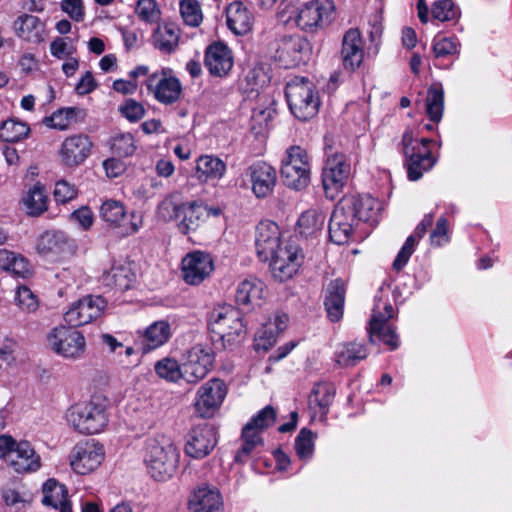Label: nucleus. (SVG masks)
<instances>
[{"instance_id": "nucleus-1", "label": "nucleus", "mask_w": 512, "mask_h": 512, "mask_svg": "<svg viewBox=\"0 0 512 512\" xmlns=\"http://www.w3.org/2000/svg\"><path fill=\"white\" fill-rule=\"evenodd\" d=\"M180 452L166 436L149 438L145 442L144 463L149 475L156 481L171 479L178 467Z\"/></svg>"}, {"instance_id": "nucleus-2", "label": "nucleus", "mask_w": 512, "mask_h": 512, "mask_svg": "<svg viewBox=\"0 0 512 512\" xmlns=\"http://www.w3.org/2000/svg\"><path fill=\"white\" fill-rule=\"evenodd\" d=\"M67 425L82 435L99 434L107 427V405L99 396L74 403L65 412Z\"/></svg>"}, {"instance_id": "nucleus-3", "label": "nucleus", "mask_w": 512, "mask_h": 512, "mask_svg": "<svg viewBox=\"0 0 512 512\" xmlns=\"http://www.w3.org/2000/svg\"><path fill=\"white\" fill-rule=\"evenodd\" d=\"M285 94L292 114L299 120L307 121L317 114L320 102L309 79L292 78L286 85Z\"/></svg>"}, {"instance_id": "nucleus-4", "label": "nucleus", "mask_w": 512, "mask_h": 512, "mask_svg": "<svg viewBox=\"0 0 512 512\" xmlns=\"http://www.w3.org/2000/svg\"><path fill=\"white\" fill-rule=\"evenodd\" d=\"M209 328L223 342V345L228 347L240 343L246 334L240 312L230 305L219 306L212 310Z\"/></svg>"}, {"instance_id": "nucleus-5", "label": "nucleus", "mask_w": 512, "mask_h": 512, "mask_svg": "<svg viewBox=\"0 0 512 512\" xmlns=\"http://www.w3.org/2000/svg\"><path fill=\"white\" fill-rule=\"evenodd\" d=\"M46 340L49 349L66 360H80L86 353L87 344L84 334L70 325H58L52 328Z\"/></svg>"}, {"instance_id": "nucleus-6", "label": "nucleus", "mask_w": 512, "mask_h": 512, "mask_svg": "<svg viewBox=\"0 0 512 512\" xmlns=\"http://www.w3.org/2000/svg\"><path fill=\"white\" fill-rule=\"evenodd\" d=\"M430 142L431 140L428 138L415 139L411 131H406L403 134L402 145L409 180H419L435 165L436 159L428 147Z\"/></svg>"}, {"instance_id": "nucleus-7", "label": "nucleus", "mask_w": 512, "mask_h": 512, "mask_svg": "<svg viewBox=\"0 0 512 512\" xmlns=\"http://www.w3.org/2000/svg\"><path fill=\"white\" fill-rule=\"evenodd\" d=\"M280 173L286 186L295 190L306 187L310 181V157L305 149L293 145L286 149Z\"/></svg>"}, {"instance_id": "nucleus-8", "label": "nucleus", "mask_w": 512, "mask_h": 512, "mask_svg": "<svg viewBox=\"0 0 512 512\" xmlns=\"http://www.w3.org/2000/svg\"><path fill=\"white\" fill-rule=\"evenodd\" d=\"M335 6L331 0H311L297 9L295 23L306 33H315L329 25Z\"/></svg>"}, {"instance_id": "nucleus-9", "label": "nucleus", "mask_w": 512, "mask_h": 512, "mask_svg": "<svg viewBox=\"0 0 512 512\" xmlns=\"http://www.w3.org/2000/svg\"><path fill=\"white\" fill-rule=\"evenodd\" d=\"M351 166L342 153H328L322 170V184L328 198L334 199L347 183Z\"/></svg>"}, {"instance_id": "nucleus-10", "label": "nucleus", "mask_w": 512, "mask_h": 512, "mask_svg": "<svg viewBox=\"0 0 512 512\" xmlns=\"http://www.w3.org/2000/svg\"><path fill=\"white\" fill-rule=\"evenodd\" d=\"M105 458L104 446L94 439L78 442L69 454V463L73 471L86 475L95 471Z\"/></svg>"}, {"instance_id": "nucleus-11", "label": "nucleus", "mask_w": 512, "mask_h": 512, "mask_svg": "<svg viewBox=\"0 0 512 512\" xmlns=\"http://www.w3.org/2000/svg\"><path fill=\"white\" fill-rule=\"evenodd\" d=\"M268 261L272 276L284 282L298 272L303 261L302 250L295 242L284 241L282 247Z\"/></svg>"}, {"instance_id": "nucleus-12", "label": "nucleus", "mask_w": 512, "mask_h": 512, "mask_svg": "<svg viewBox=\"0 0 512 512\" xmlns=\"http://www.w3.org/2000/svg\"><path fill=\"white\" fill-rule=\"evenodd\" d=\"M228 388L224 381L213 378L202 384L195 395L194 410L201 418H211L220 409L227 396Z\"/></svg>"}, {"instance_id": "nucleus-13", "label": "nucleus", "mask_w": 512, "mask_h": 512, "mask_svg": "<svg viewBox=\"0 0 512 512\" xmlns=\"http://www.w3.org/2000/svg\"><path fill=\"white\" fill-rule=\"evenodd\" d=\"M352 209V203L350 204L342 198L332 212L329 222V236L335 244L348 243L357 231L359 224Z\"/></svg>"}, {"instance_id": "nucleus-14", "label": "nucleus", "mask_w": 512, "mask_h": 512, "mask_svg": "<svg viewBox=\"0 0 512 512\" xmlns=\"http://www.w3.org/2000/svg\"><path fill=\"white\" fill-rule=\"evenodd\" d=\"M394 315V309L391 303L382 299L374 304L372 315L369 321V338L374 341L377 336L390 349H396L399 346V339L395 331L387 324L388 320Z\"/></svg>"}, {"instance_id": "nucleus-15", "label": "nucleus", "mask_w": 512, "mask_h": 512, "mask_svg": "<svg viewBox=\"0 0 512 512\" xmlns=\"http://www.w3.org/2000/svg\"><path fill=\"white\" fill-rule=\"evenodd\" d=\"M107 308V301L99 295H88L72 303L64 314L65 322L80 327L97 320Z\"/></svg>"}, {"instance_id": "nucleus-16", "label": "nucleus", "mask_w": 512, "mask_h": 512, "mask_svg": "<svg viewBox=\"0 0 512 512\" xmlns=\"http://www.w3.org/2000/svg\"><path fill=\"white\" fill-rule=\"evenodd\" d=\"M309 41L300 35H285L279 39L275 58L285 68L306 63L311 55Z\"/></svg>"}, {"instance_id": "nucleus-17", "label": "nucleus", "mask_w": 512, "mask_h": 512, "mask_svg": "<svg viewBox=\"0 0 512 512\" xmlns=\"http://www.w3.org/2000/svg\"><path fill=\"white\" fill-rule=\"evenodd\" d=\"M214 360L215 355L210 346L196 344L187 352L183 363L184 380L187 383H198L211 371Z\"/></svg>"}, {"instance_id": "nucleus-18", "label": "nucleus", "mask_w": 512, "mask_h": 512, "mask_svg": "<svg viewBox=\"0 0 512 512\" xmlns=\"http://www.w3.org/2000/svg\"><path fill=\"white\" fill-rule=\"evenodd\" d=\"M146 87L155 99L163 104L176 102L182 92V86L169 68H163L150 74L146 80Z\"/></svg>"}, {"instance_id": "nucleus-19", "label": "nucleus", "mask_w": 512, "mask_h": 512, "mask_svg": "<svg viewBox=\"0 0 512 512\" xmlns=\"http://www.w3.org/2000/svg\"><path fill=\"white\" fill-rule=\"evenodd\" d=\"M217 444V431L208 423L192 427L186 435L185 454L194 459L208 456Z\"/></svg>"}, {"instance_id": "nucleus-20", "label": "nucleus", "mask_w": 512, "mask_h": 512, "mask_svg": "<svg viewBox=\"0 0 512 512\" xmlns=\"http://www.w3.org/2000/svg\"><path fill=\"white\" fill-rule=\"evenodd\" d=\"M214 271V261L210 253L194 250L181 261L182 278L189 285H199Z\"/></svg>"}, {"instance_id": "nucleus-21", "label": "nucleus", "mask_w": 512, "mask_h": 512, "mask_svg": "<svg viewBox=\"0 0 512 512\" xmlns=\"http://www.w3.org/2000/svg\"><path fill=\"white\" fill-rule=\"evenodd\" d=\"M221 214L222 209L219 207L208 206L200 201L184 202L177 227L186 235L197 231L210 216L219 217Z\"/></svg>"}, {"instance_id": "nucleus-22", "label": "nucleus", "mask_w": 512, "mask_h": 512, "mask_svg": "<svg viewBox=\"0 0 512 512\" xmlns=\"http://www.w3.org/2000/svg\"><path fill=\"white\" fill-rule=\"evenodd\" d=\"M284 241L281 240V232L275 222L264 220L256 226L255 249L261 261H268L282 247Z\"/></svg>"}, {"instance_id": "nucleus-23", "label": "nucleus", "mask_w": 512, "mask_h": 512, "mask_svg": "<svg viewBox=\"0 0 512 512\" xmlns=\"http://www.w3.org/2000/svg\"><path fill=\"white\" fill-rule=\"evenodd\" d=\"M93 142L86 134H75L65 138L61 144L60 157L67 167L82 164L91 154Z\"/></svg>"}, {"instance_id": "nucleus-24", "label": "nucleus", "mask_w": 512, "mask_h": 512, "mask_svg": "<svg viewBox=\"0 0 512 512\" xmlns=\"http://www.w3.org/2000/svg\"><path fill=\"white\" fill-rule=\"evenodd\" d=\"M253 194L266 198L272 194L277 181L276 170L266 162H255L246 170Z\"/></svg>"}, {"instance_id": "nucleus-25", "label": "nucleus", "mask_w": 512, "mask_h": 512, "mask_svg": "<svg viewBox=\"0 0 512 512\" xmlns=\"http://www.w3.org/2000/svg\"><path fill=\"white\" fill-rule=\"evenodd\" d=\"M266 293V286L262 280L249 277L238 283L235 290V301L242 309L251 311L263 305Z\"/></svg>"}, {"instance_id": "nucleus-26", "label": "nucleus", "mask_w": 512, "mask_h": 512, "mask_svg": "<svg viewBox=\"0 0 512 512\" xmlns=\"http://www.w3.org/2000/svg\"><path fill=\"white\" fill-rule=\"evenodd\" d=\"M75 249V241L60 230L44 232L40 235L36 244V251L45 257L70 254Z\"/></svg>"}, {"instance_id": "nucleus-27", "label": "nucleus", "mask_w": 512, "mask_h": 512, "mask_svg": "<svg viewBox=\"0 0 512 512\" xmlns=\"http://www.w3.org/2000/svg\"><path fill=\"white\" fill-rule=\"evenodd\" d=\"M340 53L346 70L353 72L361 66L365 54L364 42L357 28H351L345 32Z\"/></svg>"}, {"instance_id": "nucleus-28", "label": "nucleus", "mask_w": 512, "mask_h": 512, "mask_svg": "<svg viewBox=\"0 0 512 512\" xmlns=\"http://www.w3.org/2000/svg\"><path fill=\"white\" fill-rule=\"evenodd\" d=\"M17 473L36 472L41 467V457L29 441L17 442L7 463Z\"/></svg>"}, {"instance_id": "nucleus-29", "label": "nucleus", "mask_w": 512, "mask_h": 512, "mask_svg": "<svg viewBox=\"0 0 512 512\" xmlns=\"http://www.w3.org/2000/svg\"><path fill=\"white\" fill-rule=\"evenodd\" d=\"M204 62L210 74L226 76L234 64L232 51L223 42H214L207 47Z\"/></svg>"}, {"instance_id": "nucleus-30", "label": "nucleus", "mask_w": 512, "mask_h": 512, "mask_svg": "<svg viewBox=\"0 0 512 512\" xmlns=\"http://www.w3.org/2000/svg\"><path fill=\"white\" fill-rule=\"evenodd\" d=\"M226 24L235 35L248 34L254 24V14L242 1H233L225 8Z\"/></svg>"}, {"instance_id": "nucleus-31", "label": "nucleus", "mask_w": 512, "mask_h": 512, "mask_svg": "<svg viewBox=\"0 0 512 512\" xmlns=\"http://www.w3.org/2000/svg\"><path fill=\"white\" fill-rule=\"evenodd\" d=\"M14 29L19 38L30 43H41L46 37L45 24L34 15L19 16L14 22Z\"/></svg>"}, {"instance_id": "nucleus-32", "label": "nucleus", "mask_w": 512, "mask_h": 512, "mask_svg": "<svg viewBox=\"0 0 512 512\" xmlns=\"http://www.w3.org/2000/svg\"><path fill=\"white\" fill-rule=\"evenodd\" d=\"M433 219V213L426 214L422 221L415 228L414 233L406 239L404 245L393 261V268L396 271L402 270L407 264L415 250V246L417 245L418 241L426 234L428 227L432 225Z\"/></svg>"}, {"instance_id": "nucleus-33", "label": "nucleus", "mask_w": 512, "mask_h": 512, "mask_svg": "<svg viewBox=\"0 0 512 512\" xmlns=\"http://www.w3.org/2000/svg\"><path fill=\"white\" fill-rule=\"evenodd\" d=\"M188 508L190 512H221V496L216 489L199 487L191 494Z\"/></svg>"}, {"instance_id": "nucleus-34", "label": "nucleus", "mask_w": 512, "mask_h": 512, "mask_svg": "<svg viewBox=\"0 0 512 512\" xmlns=\"http://www.w3.org/2000/svg\"><path fill=\"white\" fill-rule=\"evenodd\" d=\"M42 503L59 512H71L72 505L68 499L66 487L54 479H48L43 485Z\"/></svg>"}, {"instance_id": "nucleus-35", "label": "nucleus", "mask_w": 512, "mask_h": 512, "mask_svg": "<svg viewBox=\"0 0 512 512\" xmlns=\"http://www.w3.org/2000/svg\"><path fill=\"white\" fill-rule=\"evenodd\" d=\"M346 286L341 279H335L327 286L325 309L332 322L339 321L343 316Z\"/></svg>"}, {"instance_id": "nucleus-36", "label": "nucleus", "mask_w": 512, "mask_h": 512, "mask_svg": "<svg viewBox=\"0 0 512 512\" xmlns=\"http://www.w3.org/2000/svg\"><path fill=\"white\" fill-rule=\"evenodd\" d=\"M344 201L352 203L353 214L357 218L358 224L360 222H367L374 224L378 220L380 211V203L377 199L370 195L361 196H345Z\"/></svg>"}, {"instance_id": "nucleus-37", "label": "nucleus", "mask_w": 512, "mask_h": 512, "mask_svg": "<svg viewBox=\"0 0 512 512\" xmlns=\"http://www.w3.org/2000/svg\"><path fill=\"white\" fill-rule=\"evenodd\" d=\"M179 37V28L172 23H165L157 26L152 34L151 41L155 49L164 54H170L177 48Z\"/></svg>"}, {"instance_id": "nucleus-38", "label": "nucleus", "mask_w": 512, "mask_h": 512, "mask_svg": "<svg viewBox=\"0 0 512 512\" xmlns=\"http://www.w3.org/2000/svg\"><path fill=\"white\" fill-rule=\"evenodd\" d=\"M135 281V274L130 265L115 262L111 268L103 274V282L106 286L120 291L128 290Z\"/></svg>"}, {"instance_id": "nucleus-39", "label": "nucleus", "mask_w": 512, "mask_h": 512, "mask_svg": "<svg viewBox=\"0 0 512 512\" xmlns=\"http://www.w3.org/2000/svg\"><path fill=\"white\" fill-rule=\"evenodd\" d=\"M226 173V164L218 157L202 155L197 159L195 176L201 182L221 179Z\"/></svg>"}, {"instance_id": "nucleus-40", "label": "nucleus", "mask_w": 512, "mask_h": 512, "mask_svg": "<svg viewBox=\"0 0 512 512\" xmlns=\"http://www.w3.org/2000/svg\"><path fill=\"white\" fill-rule=\"evenodd\" d=\"M171 325L167 320H158L145 328L142 334L144 349L151 351L161 347L171 337Z\"/></svg>"}, {"instance_id": "nucleus-41", "label": "nucleus", "mask_w": 512, "mask_h": 512, "mask_svg": "<svg viewBox=\"0 0 512 512\" xmlns=\"http://www.w3.org/2000/svg\"><path fill=\"white\" fill-rule=\"evenodd\" d=\"M367 355L366 346L357 341L341 343L334 352L335 361L342 367L355 366L358 362L364 360Z\"/></svg>"}, {"instance_id": "nucleus-42", "label": "nucleus", "mask_w": 512, "mask_h": 512, "mask_svg": "<svg viewBox=\"0 0 512 512\" xmlns=\"http://www.w3.org/2000/svg\"><path fill=\"white\" fill-rule=\"evenodd\" d=\"M425 111L428 118L438 124L444 112V90L441 84H433L427 90Z\"/></svg>"}, {"instance_id": "nucleus-43", "label": "nucleus", "mask_w": 512, "mask_h": 512, "mask_svg": "<svg viewBox=\"0 0 512 512\" xmlns=\"http://www.w3.org/2000/svg\"><path fill=\"white\" fill-rule=\"evenodd\" d=\"M335 396V388L328 383H317L309 395L310 408H318L321 414H326Z\"/></svg>"}, {"instance_id": "nucleus-44", "label": "nucleus", "mask_w": 512, "mask_h": 512, "mask_svg": "<svg viewBox=\"0 0 512 512\" xmlns=\"http://www.w3.org/2000/svg\"><path fill=\"white\" fill-rule=\"evenodd\" d=\"M242 446L235 456L237 462H246L249 457L261 446H263L262 434L251 429L250 426H244L242 429Z\"/></svg>"}, {"instance_id": "nucleus-45", "label": "nucleus", "mask_w": 512, "mask_h": 512, "mask_svg": "<svg viewBox=\"0 0 512 512\" xmlns=\"http://www.w3.org/2000/svg\"><path fill=\"white\" fill-rule=\"evenodd\" d=\"M325 223V216L316 210L310 209L301 214L297 222V229L304 237L315 236Z\"/></svg>"}, {"instance_id": "nucleus-46", "label": "nucleus", "mask_w": 512, "mask_h": 512, "mask_svg": "<svg viewBox=\"0 0 512 512\" xmlns=\"http://www.w3.org/2000/svg\"><path fill=\"white\" fill-rule=\"evenodd\" d=\"M134 13L139 21L148 25L159 24L162 18V10L156 0H137Z\"/></svg>"}, {"instance_id": "nucleus-47", "label": "nucleus", "mask_w": 512, "mask_h": 512, "mask_svg": "<svg viewBox=\"0 0 512 512\" xmlns=\"http://www.w3.org/2000/svg\"><path fill=\"white\" fill-rule=\"evenodd\" d=\"M100 217L112 228H121L126 217V210L120 201L106 200L100 207Z\"/></svg>"}, {"instance_id": "nucleus-48", "label": "nucleus", "mask_w": 512, "mask_h": 512, "mask_svg": "<svg viewBox=\"0 0 512 512\" xmlns=\"http://www.w3.org/2000/svg\"><path fill=\"white\" fill-rule=\"evenodd\" d=\"M29 126L14 118L8 119L0 125V139L4 142H19L28 137Z\"/></svg>"}, {"instance_id": "nucleus-49", "label": "nucleus", "mask_w": 512, "mask_h": 512, "mask_svg": "<svg viewBox=\"0 0 512 512\" xmlns=\"http://www.w3.org/2000/svg\"><path fill=\"white\" fill-rule=\"evenodd\" d=\"M26 211L31 216H39L47 210V196L40 185H34L23 198Z\"/></svg>"}, {"instance_id": "nucleus-50", "label": "nucleus", "mask_w": 512, "mask_h": 512, "mask_svg": "<svg viewBox=\"0 0 512 512\" xmlns=\"http://www.w3.org/2000/svg\"><path fill=\"white\" fill-rule=\"evenodd\" d=\"M156 374L169 382H177L184 379L183 364L180 365L174 358L165 357L157 361L154 365Z\"/></svg>"}, {"instance_id": "nucleus-51", "label": "nucleus", "mask_w": 512, "mask_h": 512, "mask_svg": "<svg viewBox=\"0 0 512 512\" xmlns=\"http://www.w3.org/2000/svg\"><path fill=\"white\" fill-rule=\"evenodd\" d=\"M180 14L184 23L191 27H198L203 21V14L198 0H181Z\"/></svg>"}, {"instance_id": "nucleus-52", "label": "nucleus", "mask_w": 512, "mask_h": 512, "mask_svg": "<svg viewBox=\"0 0 512 512\" xmlns=\"http://www.w3.org/2000/svg\"><path fill=\"white\" fill-rule=\"evenodd\" d=\"M15 303L22 312L27 314L35 313L39 308L37 296L27 286L18 287Z\"/></svg>"}, {"instance_id": "nucleus-53", "label": "nucleus", "mask_w": 512, "mask_h": 512, "mask_svg": "<svg viewBox=\"0 0 512 512\" xmlns=\"http://www.w3.org/2000/svg\"><path fill=\"white\" fill-rule=\"evenodd\" d=\"M295 450L301 460L307 461L314 452V435L308 429H301L295 439Z\"/></svg>"}, {"instance_id": "nucleus-54", "label": "nucleus", "mask_w": 512, "mask_h": 512, "mask_svg": "<svg viewBox=\"0 0 512 512\" xmlns=\"http://www.w3.org/2000/svg\"><path fill=\"white\" fill-rule=\"evenodd\" d=\"M276 420V411L272 406H266L260 410L251 420L246 424L251 429L262 434L264 430L274 424Z\"/></svg>"}, {"instance_id": "nucleus-55", "label": "nucleus", "mask_w": 512, "mask_h": 512, "mask_svg": "<svg viewBox=\"0 0 512 512\" xmlns=\"http://www.w3.org/2000/svg\"><path fill=\"white\" fill-rule=\"evenodd\" d=\"M76 115L75 108H64L59 109L54 112L51 116L46 117L44 119V123L47 127L58 129V130H66L69 128L72 119Z\"/></svg>"}, {"instance_id": "nucleus-56", "label": "nucleus", "mask_w": 512, "mask_h": 512, "mask_svg": "<svg viewBox=\"0 0 512 512\" xmlns=\"http://www.w3.org/2000/svg\"><path fill=\"white\" fill-rule=\"evenodd\" d=\"M111 149L119 156H130L135 151L134 137L131 133H117L111 139Z\"/></svg>"}, {"instance_id": "nucleus-57", "label": "nucleus", "mask_w": 512, "mask_h": 512, "mask_svg": "<svg viewBox=\"0 0 512 512\" xmlns=\"http://www.w3.org/2000/svg\"><path fill=\"white\" fill-rule=\"evenodd\" d=\"M277 332L272 327V322H266L261 329L258 330L255 339L254 347L257 351L269 350L277 340Z\"/></svg>"}, {"instance_id": "nucleus-58", "label": "nucleus", "mask_w": 512, "mask_h": 512, "mask_svg": "<svg viewBox=\"0 0 512 512\" xmlns=\"http://www.w3.org/2000/svg\"><path fill=\"white\" fill-rule=\"evenodd\" d=\"M434 19L441 22L451 21L459 17V10L454 6L452 0H437L431 10Z\"/></svg>"}, {"instance_id": "nucleus-59", "label": "nucleus", "mask_w": 512, "mask_h": 512, "mask_svg": "<svg viewBox=\"0 0 512 512\" xmlns=\"http://www.w3.org/2000/svg\"><path fill=\"white\" fill-rule=\"evenodd\" d=\"M181 211L182 203L176 202L172 197L164 198L157 207L158 217L165 222L175 220L178 223Z\"/></svg>"}, {"instance_id": "nucleus-60", "label": "nucleus", "mask_w": 512, "mask_h": 512, "mask_svg": "<svg viewBox=\"0 0 512 512\" xmlns=\"http://www.w3.org/2000/svg\"><path fill=\"white\" fill-rule=\"evenodd\" d=\"M459 43L455 38L437 35L433 40V53L436 58H444L458 53Z\"/></svg>"}, {"instance_id": "nucleus-61", "label": "nucleus", "mask_w": 512, "mask_h": 512, "mask_svg": "<svg viewBox=\"0 0 512 512\" xmlns=\"http://www.w3.org/2000/svg\"><path fill=\"white\" fill-rule=\"evenodd\" d=\"M272 119V111L266 108L254 109L251 115V129L255 134H262Z\"/></svg>"}, {"instance_id": "nucleus-62", "label": "nucleus", "mask_w": 512, "mask_h": 512, "mask_svg": "<svg viewBox=\"0 0 512 512\" xmlns=\"http://www.w3.org/2000/svg\"><path fill=\"white\" fill-rule=\"evenodd\" d=\"M78 194V190L75 185L69 183L66 180H60L56 182L53 191V196L56 202L65 204L73 200Z\"/></svg>"}, {"instance_id": "nucleus-63", "label": "nucleus", "mask_w": 512, "mask_h": 512, "mask_svg": "<svg viewBox=\"0 0 512 512\" xmlns=\"http://www.w3.org/2000/svg\"><path fill=\"white\" fill-rule=\"evenodd\" d=\"M2 498L6 505L15 507L17 510L25 508L29 504V499L25 493H21L14 488H3Z\"/></svg>"}, {"instance_id": "nucleus-64", "label": "nucleus", "mask_w": 512, "mask_h": 512, "mask_svg": "<svg viewBox=\"0 0 512 512\" xmlns=\"http://www.w3.org/2000/svg\"><path fill=\"white\" fill-rule=\"evenodd\" d=\"M121 114L128 119L130 122H136L140 120L144 116V108L143 106L133 100H126L119 108Z\"/></svg>"}]
</instances>
